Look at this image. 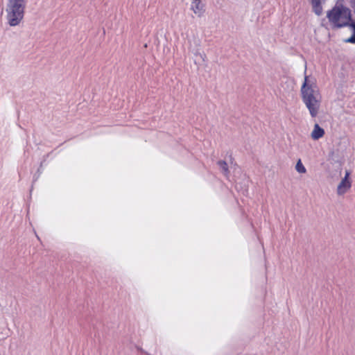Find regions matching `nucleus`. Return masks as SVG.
<instances>
[{
    "label": "nucleus",
    "mask_w": 355,
    "mask_h": 355,
    "mask_svg": "<svg viewBox=\"0 0 355 355\" xmlns=\"http://www.w3.org/2000/svg\"><path fill=\"white\" fill-rule=\"evenodd\" d=\"M302 101L309 110L310 115L315 117L320 111L322 96L316 84V79L310 76H305L301 87Z\"/></svg>",
    "instance_id": "nucleus-1"
},
{
    "label": "nucleus",
    "mask_w": 355,
    "mask_h": 355,
    "mask_svg": "<svg viewBox=\"0 0 355 355\" xmlns=\"http://www.w3.org/2000/svg\"><path fill=\"white\" fill-rule=\"evenodd\" d=\"M327 17L334 28L346 27L352 21L351 10L343 5H338L327 12Z\"/></svg>",
    "instance_id": "nucleus-2"
},
{
    "label": "nucleus",
    "mask_w": 355,
    "mask_h": 355,
    "mask_svg": "<svg viewBox=\"0 0 355 355\" xmlns=\"http://www.w3.org/2000/svg\"><path fill=\"white\" fill-rule=\"evenodd\" d=\"M27 0H8L5 12L10 26H18L24 18Z\"/></svg>",
    "instance_id": "nucleus-3"
},
{
    "label": "nucleus",
    "mask_w": 355,
    "mask_h": 355,
    "mask_svg": "<svg viewBox=\"0 0 355 355\" xmlns=\"http://www.w3.org/2000/svg\"><path fill=\"white\" fill-rule=\"evenodd\" d=\"M349 175L350 172L347 170L345 171V177L342 179L337 187L338 195H343L350 189L352 183L349 180Z\"/></svg>",
    "instance_id": "nucleus-4"
},
{
    "label": "nucleus",
    "mask_w": 355,
    "mask_h": 355,
    "mask_svg": "<svg viewBox=\"0 0 355 355\" xmlns=\"http://www.w3.org/2000/svg\"><path fill=\"white\" fill-rule=\"evenodd\" d=\"M191 9L199 17L204 13V6L201 3V0H193L191 3Z\"/></svg>",
    "instance_id": "nucleus-5"
},
{
    "label": "nucleus",
    "mask_w": 355,
    "mask_h": 355,
    "mask_svg": "<svg viewBox=\"0 0 355 355\" xmlns=\"http://www.w3.org/2000/svg\"><path fill=\"white\" fill-rule=\"evenodd\" d=\"M324 135V130L318 123L314 125L313 129L311 133V137L313 140H318Z\"/></svg>",
    "instance_id": "nucleus-6"
},
{
    "label": "nucleus",
    "mask_w": 355,
    "mask_h": 355,
    "mask_svg": "<svg viewBox=\"0 0 355 355\" xmlns=\"http://www.w3.org/2000/svg\"><path fill=\"white\" fill-rule=\"evenodd\" d=\"M311 3L313 8V11L318 16H320L322 13V4L325 1V0H310Z\"/></svg>",
    "instance_id": "nucleus-7"
},
{
    "label": "nucleus",
    "mask_w": 355,
    "mask_h": 355,
    "mask_svg": "<svg viewBox=\"0 0 355 355\" xmlns=\"http://www.w3.org/2000/svg\"><path fill=\"white\" fill-rule=\"evenodd\" d=\"M347 26L350 27L352 29L353 34L350 37L347 38L345 41L346 42L355 44V21H351Z\"/></svg>",
    "instance_id": "nucleus-8"
},
{
    "label": "nucleus",
    "mask_w": 355,
    "mask_h": 355,
    "mask_svg": "<svg viewBox=\"0 0 355 355\" xmlns=\"http://www.w3.org/2000/svg\"><path fill=\"white\" fill-rule=\"evenodd\" d=\"M218 165L219 166L220 169L225 174V175H227L229 173V170L227 163L225 161L220 160L218 162Z\"/></svg>",
    "instance_id": "nucleus-9"
},
{
    "label": "nucleus",
    "mask_w": 355,
    "mask_h": 355,
    "mask_svg": "<svg viewBox=\"0 0 355 355\" xmlns=\"http://www.w3.org/2000/svg\"><path fill=\"white\" fill-rule=\"evenodd\" d=\"M295 170L299 173H305L306 172V169L304 167V166L303 165L301 159H298V161L297 162L296 165H295Z\"/></svg>",
    "instance_id": "nucleus-10"
},
{
    "label": "nucleus",
    "mask_w": 355,
    "mask_h": 355,
    "mask_svg": "<svg viewBox=\"0 0 355 355\" xmlns=\"http://www.w3.org/2000/svg\"><path fill=\"white\" fill-rule=\"evenodd\" d=\"M349 3L355 13V0H349Z\"/></svg>",
    "instance_id": "nucleus-11"
},
{
    "label": "nucleus",
    "mask_w": 355,
    "mask_h": 355,
    "mask_svg": "<svg viewBox=\"0 0 355 355\" xmlns=\"http://www.w3.org/2000/svg\"><path fill=\"white\" fill-rule=\"evenodd\" d=\"M198 55L200 57V58L205 61V58H206V55L204 53H198Z\"/></svg>",
    "instance_id": "nucleus-12"
}]
</instances>
